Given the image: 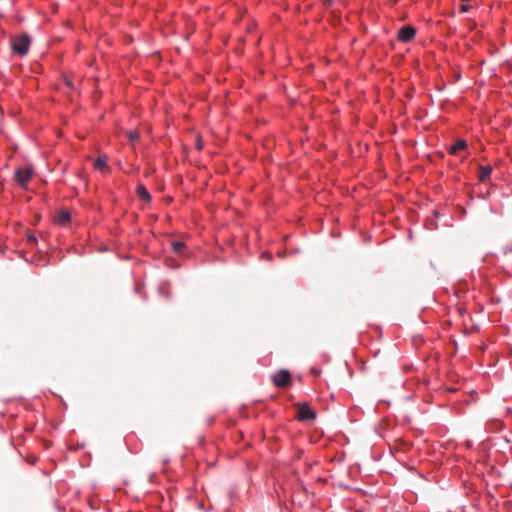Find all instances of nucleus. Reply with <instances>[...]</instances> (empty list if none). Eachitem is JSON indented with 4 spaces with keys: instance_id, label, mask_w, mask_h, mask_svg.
I'll return each instance as SVG.
<instances>
[{
    "instance_id": "1",
    "label": "nucleus",
    "mask_w": 512,
    "mask_h": 512,
    "mask_svg": "<svg viewBox=\"0 0 512 512\" xmlns=\"http://www.w3.org/2000/svg\"><path fill=\"white\" fill-rule=\"evenodd\" d=\"M30 44V37L24 33L13 38L11 48L15 54L23 57L29 52Z\"/></svg>"
},
{
    "instance_id": "2",
    "label": "nucleus",
    "mask_w": 512,
    "mask_h": 512,
    "mask_svg": "<svg viewBox=\"0 0 512 512\" xmlns=\"http://www.w3.org/2000/svg\"><path fill=\"white\" fill-rule=\"evenodd\" d=\"M33 174L34 171L31 167L18 168L15 171L14 179L21 187H26L32 179Z\"/></svg>"
},
{
    "instance_id": "3",
    "label": "nucleus",
    "mask_w": 512,
    "mask_h": 512,
    "mask_svg": "<svg viewBox=\"0 0 512 512\" xmlns=\"http://www.w3.org/2000/svg\"><path fill=\"white\" fill-rule=\"evenodd\" d=\"M415 35L416 29L410 25H406L399 29L397 39L400 42L408 43L414 39Z\"/></svg>"
},
{
    "instance_id": "4",
    "label": "nucleus",
    "mask_w": 512,
    "mask_h": 512,
    "mask_svg": "<svg viewBox=\"0 0 512 512\" xmlns=\"http://www.w3.org/2000/svg\"><path fill=\"white\" fill-rule=\"evenodd\" d=\"M273 383L277 387H286L290 384V374L287 370H280L272 377Z\"/></svg>"
},
{
    "instance_id": "5",
    "label": "nucleus",
    "mask_w": 512,
    "mask_h": 512,
    "mask_svg": "<svg viewBox=\"0 0 512 512\" xmlns=\"http://www.w3.org/2000/svg\"><path fill=\"white\" fill-rule=\"evenodd\" d=\"M297 417L300 421L312 420L316 418V413L307 404H302L298 408Z\"/></svg>"
},
{
    "instance_id": "6",
    "label": "nucleus",
    "mask_w": 512,
    "mask_h": 512,
    "mask_svg": "<svg viewBox=\"0 0 512 512\" xmlns=\"http://www.w3.org/2000/svg\"><path fill=\"white\" fill-rule=\"evenodd\" d=\"M107 162H108V156L105 154L100 155L94 162V168L100 172H109L110 167L108 166Z\"/></svg>"
},
{
    "instance_id": "7",
    "label": "nucleus",
    "mask_w": 512,
    "mask_h": 512,
    "mask_svg": "<svg viewBox=\"0 0 512 512\" xmlns=\"http://www.w3.org/2000/svg\"><path fill=\"white\" fill-rule=\"evenodd\" d=\"M71 221V215L66 210H61L55 217V223L61 226L67 225Z\"/></svg>"
},
{
    "instance_id": "8",
    "label": "nucleus",
    "mask_w": 512,
    "mask_h": 512,
    "mask_svg": "<svg viewBox=\"0 0 512 512\" xmlns=\"http://www.w3.org/2000/svg\"><path fill=\"white\" fill-rule=\"evenodd\" d=\"M136 194L137 196L145 201V202H150L151 201V195L150 193L148 192V190L146 189V187L143 185V184H139L136 188Z\"/></svg>"
},
{
    "instance_id": "9",
    "label": "nucleus",
    "mask_w": 512,
    "mask_h": 512,
    "mask_svg": "<svg viewBox=\"0 0 512 512\" xmlns=\"http://www.w3.org/2000/svg\"><path fill=\"white\" fill-rule=\"evenodd\" d=\"M480 172H479V181L480 182H485L489 177L490 175L492 174V167L490 165H487V166H480Z\"/></svg>"
},
{
    "instance_id": "10",
    "label": "nucleus",
    "mask_w": 512,
    "mask_h": 512,
    "mask_svg": "<svg viewBox=\"0 0 512 512\" xmlns=\"http://www.w3.org/2000/svg\"><path fill=\"white\" fill-rule=\"evenodd\" d=\"M467 146V142L463 139H460L449 148V153L455 155L458 151L466 149Z\"/></svg>"
},
{
    "instance_id": "11",
    "label": "nucleus",
    "mask_w": 512,
    "mask_h": 512,
    "mask_svg": "<svg viewBox=\"0 0 512 512\" xmlns=\"http://www.w3.org/2000/svg\"><path fill=\"white\" fill-rule=\"evenodd\" d=\"M127 137H128L130 144L134 145V143L139 140L140 134L136 130H131V131L127 132Z\"/></svg>"
},
{
    "instance_id": "12",
    "label": "nucleus",
    "mask_w": 512,
    "mask_h": 512,
    "mask_svg": "<svg viewBox=\"0 0 512 512\" xmlns=\"http://www.w3.org/2000/svg\"><path fill=\"white\" fill-rule=\"evenodd\" d=\"M171 245H172L173 252L176 254H181L185 247V244L181 241H174V242H172Z\"/></svg>"
},
{
    "instance_id": "13",
    "label": "nucleus",
    "mask_w": 512,
    "mask_h": 512,
    "mask_svg": "<svg viewBox=\"0 0 512 512\" xmlns=\"http://www.w3.org/2000/svg\"><path fill=\"white\" fill-rule=\"evenodd\" d=\"M470 9H471V6L469 4H466V3L462 4L460 6V12L461 13H466V12L470 11Z\"/></svg>"
},
{
    "instance_id": "14",
    "label": "nucleus",
    "mask_w": 512,
    "mask_h": 512,
    "mask_svg": "<svg viewBox=\"0 0 512 512\" xmlns=\"http://www.w3.org/2000/svg\"><path fill=\"white\" fill-rule=\"evenodd\" d=\"M509 253H512V243L503 247V254L507 255Z\"/></svg>"
},
{
    "instance_id": "15",
    "label": "nucleus",
    "mask_w": 512,
    "mask_h": 512,
    "mask_svg": "<svg viewBox=\"0 0 512 512\" xmlns=\"http://www.w3.org/2000/svg\"><path fill=\"white\" fill-rule=\"evenodd\" d=\"M28 242H29L30 244H35V243H37V238H36V236H34V235H29V236H28Z\"/></svg>"
},
{
    "instance_id": "16",
    "label": "nucleus",
    "mask_w": 512,
    "mask_h": 512,
    "mask_svg": "<svg viewBox=\"0 0 512 512\" xmlns=\"http://www.w3.org/2000/svg\"><path fill=\"white\" fill-rule=\"evenodd\" d=\"M312 373L315 375V376H318L319 375V371L315 368L312 369Z\"/></svg>"
}]
</instances>
